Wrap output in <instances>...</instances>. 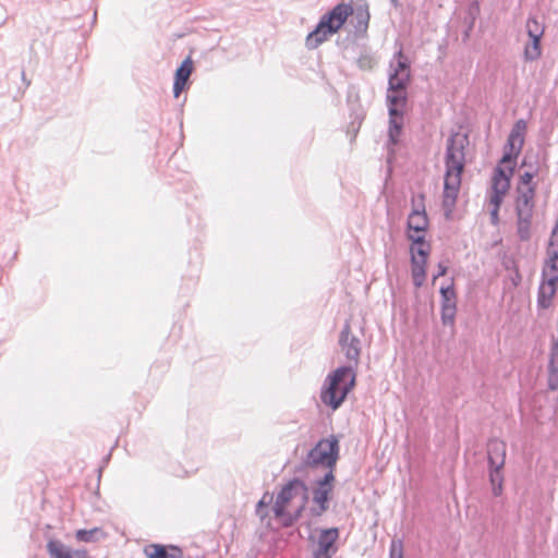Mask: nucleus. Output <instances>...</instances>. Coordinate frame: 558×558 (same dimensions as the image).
Returning a JSON list of instances; mask_svg holds the SVG:
<instances>
[{
  "label": "nucleus",
  "mask_w": 558,
  "mask_h": 558,
  "mask_svg": "<svg viewBox=\"0 0 558 558\" xmlns=\"http://www.w3.org/2000/svg\"><path fill=\"white\" fill-rule=\"evenodd\" d=\"M352 19L350 20V24L353 25L354 35L356 37H364L367 33L368 23H369V12L366 5H359L353 9V13L351 14Z\"/></svg>",
  "instance_id": "obj_14"
},
{
  "label": "nucleus",
  "mask_w": 558,
  "mask_h": 558,
  "mask_svg": "<svg viewBox=\"0 0 558 558\" xmlns=\"http://www.w3.org/2000/svg\"><path fill=\"white\" fill-rule=\"evenodd\" d=\"M441 295V306L447 304L457 305V294L453 288V284L441 287L440 288Z\"/></svg>",
  "instance_id": "obj_29"
},
{
  "label": "nucleus",
  "mask_w": 558,
  "mask_h": 558,
  "mask_svg": "<svg viewBox=\"0 0 558 558\" xmlns=\"http://www.w3.org/2000/svg\"><path fill=\"white\" fill-rule=\"evenodd\" d=\"M519 155L520 154H517L513 150L505 148L504 156L500 159V163H508V162L514 161L518 158Z\"/></svg>",
  "instance_id": "obj_38"
},
{
  "label": "nucleus",
  "mask_w": 558,
  "mask_h": 558,
  "mask_svg": "<svg viewBox=\"0 0 558 558\" xmlns=\"http://www.w3.org/2000/svg\"><path fill=\"white\" fill-rule=\"evenodd\" d=\"M461 175L462 174L452 172L445 173L442 207L447 213H451L456 205L461 185Z\"/></svg>",
  "instance_id": "obj_9"
},
{
  "label": "nucleus",
  "mask_w": 558,
  "mask_h": 558,
  "mask_svg": "<svg viewBox=\"0 0 558 558\" xmlns=\"http://www.w3.org/2000/svg\"><path fill=\"white\" fill-rule=\"evenodd\" d=\"M276 518L282 519V525L286 527L292 526L298 521V514H292L284 510V514L275 515Z\"/></svg>",
  "instance_id": "obj_36"
},
{
  "label": "nucleus",
  "mask_w": 558,
  "mask_h": 558,
  "mask_svg": "<svg viewBox=\"0 0 558 558\" xmlns=\"http://www.w3.org/2000/svg\"><path fill=\"white\" fill-rule=\"evenodd\" d=\"M193 71V63L190 58L185 59L177 69L173 83L174 97H179Z\"/></svg>",
  "instance_id": "obj_16"
},
{
  "label": "nucleus",
  "mask_w": 558,
  "mask_h": 558,
  "mask_svg": "<svg viewBox=\"0 0 558 558\" xmlns=\"http://www.w3.org/2000/svg\"><path fill=\"white\" fill-rule=\"evenodd\" d=\"M429 252H430L429 244H426V246H417V247L411 246V257L414 254L418 259H423L425 262V264L427 263V257L429 255Z\"/></svg>",
  "instance_id": "obj_32"
},
{
  "label": "nucleus",
  "mask_w": 558,
  "mask_h": 558,
  "mask_svg": "<svg viewBox=\"0 0 558 558\" xmlns=\"http://www.w3.org/2000/svg\"><path fill=\"white\" fill-rule=\"evenodd\" d=\"M549 390L558 389V355L550 354L549 365H548V380H547Z\"/></svg>",
  "instance_id": "obj_24"
},
{
  "label": "nucleus",
  "mask_w": 558,
  "mask_h": 558,
  "mask_svg": "<svg viewBox=\"0 0 558 558\" xmlns=\"http://www.w3.org/2000/svg\"><path fill=\"white\" fill-rule=\"evenodd\" d=\"M466 133H452L446 145L445 166L446 172L462 174L465 166V148L469 146Z\"/></svg>",
  "instance_id": "obj_4"
},
{
  "label": "nucleus",
  "mask_w": 558,
  "mask_h": 558,
  "mask_svg": "<svg viewBox=\"0 0 558 558\" xmlns=\"http://www.w3.org/2000/svg\"><path fill=\"white\" fill-rule=\"evenodd\" d=\"M478 11H480V8H478L477 3H475L469 10L468 17H466L469 20V27H468V29L464 33V39L469 38L470 31L472 29V27L474 25V22H475V19H476V15H477Z\"/></svg>",
  "instance_id": "obj_34"
},
{
  "label": "nucleus",
  "mask_w": 558,
  "mask_h": 558,
  "mask_svg": "<svg viewBox=\"0 0 558 558\" xmlns=\"http://www.w3.org/2000/svg\"><path fill=\"white\" fill-rule=\"evenodd\" d=\"M447 272V266L442 265L441 263L438 264V272L434 275V280H436L438 277L445 276Z\"/></svg>",
  "instance_id": "obj_44"
},
{
  "label": "nucleus",
  "mask_w": 558,
  "mask_h": 558,
  "mask_svg": "<svg viewBox=\"0 0 558 558\" xmlns=\"http://www.w3.org/2000/svg\"><path fill=\"white\" fill-rule=\"evenodd\" d=\"M424 194L412 198V211L408 218V230L415 233H424L428 228V218L425 210Z\"/></svg>",
  "instance_id": "obj_7"
},
{
  "label": "nucleus",
  "mask_w": 558,
  "mask_h": 558,
  "mask_svg": "<svg viewBox=\"0 0 558 558\" xmlns=\"http://www.w3.org/2000/svg\"><path fill=\"white\" fill-rule=\"evenodd\" d=\"M543 281L537 292V305L541 308H548L551 305L553 298L556 293L558 276L547 278L546 269L542 271Z\"/></svg>",
  "instance_id": "obj_10"
},
{
  "label": "nucleus",
  "mask_w": 558,
  "mask_h": 558,
  "mask_svg": "<svg viewBox=\"0 0 558 558\" xmlns=\"http://www.w3.org/2000/svg\"><path fill=\"white\" fill-rule=\"evenodd\" d=\"M389 116H402L407 105V92L403 89L389 90L387 93Z\"/></svg>",
  "instance_id": "obj_17"
},
{
  "label": "nucleus",
  "mask_w": 558,
  "mask_h": 558,
  "mask_svg": "<svg viewBox=\"0 0 558 558\" xmlns=\"http://www.w3.org/2000/svg\"><path fill=\"white\" fill-rule=\"evenodd\" d=\"M338 538V527L322 530L318 535L317 547L313 551V558H332L338 550L336 545Z\"/></svg>",
  "instance_id": "obj_8"
},
{
  "label": "nucleus",
  "mask_w": 558,
  "mask_h": 558,
  "mask_svg": "<svg viewBox=\"0 0 558 558\" xmlns=\"http://www.w3.org/2000/svg\"><path fill=\"white\" fill-rule=\"evenodd\" d=\"M504 196L505 195H499L498 193L492 192L490 204L493 205V208H497V209L500 208Z\"/></svg>",
  "instance_id": "obj_40"
},
{
  "label": "nucleus",
  "mask_w": 558,
  "mask_h": 558,
  "mask_svg": "<svg viewBox=\"0 0 558 558\" xmlns=\"http://www.w3.org/2000/svg\"><path fill=\"white\" fill-rule=\"evenodd\" d=\"M549 245L558 248V220H557V223L551 232V235L549 239Z\"/></svg>",
  "instance_id": "obj_41"
},
{
  "label": "nucleus",
  "mask_w": 558,
  "mask_h": 558,
  "mask_svg": "<svg viewBox=\"0 0 558 558\" xmlns=\"http://www.w3.org/2000/svg\"><path fill=\"white\" fill-rule=\"evenodd\" d=\"M307 502H304V500H302V504L301 506L295 510V512H293L292 514H298V519L301 517L303 510L305 509V505Z\"/></svg>",
  "instance_id": "obj_45"
},
{
  "label": "nucleus",
  "mask_w": 558,
  "mask_h": 558,
  "mask_svg": "<svg viewBox=\"0 0 558 558\" xmlns=\"http://www.w3.org/2000/svg\"><path fill=\"white\" fill-rule=\"evenodd\" d=\"M412 264V276L415 275H426L425 262L423 259H418L414 254L411 257Z\"/></svg>",
  "instance_id": "obj_31"
},
{
  "label": "nucleus",
  "mask_w": 558,
  "mask_h": 558,
  "mask_svg": "<svg viewBox=\"0 0 558 558\" xmlns=\"http://www.w3.org/2000/svg\"><path fill=\"white\" fill-rule=\"evenodd\" d=\"M525 29L529 37L532 36H543L544 35V26L541 24L536 17L530 16L525 23Z\"/></svg>",
  "instance_id": "obj_27"
},
{
  "label": "nucleus",
  "mask_w": 558,
  "mask_h": 558,
  "mask_svg": "<svg viewBox=\"0 0 558 558\" xmlns=\"http://www.w3.org/2000/svg\"><path fill=\"white\" fill-rule=\"evenodd\" d=\"M408 239L412 241L413 244H416L418 246H426L425 235L424 233H415L411 234L408 233Z\"/></svg>",
  "instance_id": "obj_37"
},
{
  "label": "nucleus",
  "mask_w": 558,
  "mask_h": 558,
  "mask_svg": "<svg viewBox=\"0 0 558 558\" xmlns=\"http://www.w3.org/2000/svg\"><path fill=\"white\" fill-rule=\"evenodd\" d=\"M527 130V123L523 119H519L512 126L507 143L505 145L506 149H510L520 154L522 147L524 145L525 133Z\"/></svg>",
  "instance_id": "obj_12"
},
{
  "label": "nucleus",
  "mask_w": 558,
  "mask_h": 558,
  "mask_svg": "<svg viewBox=\"0 0 558 558\" xmlns=\"http://www.w3.org/2000/svg\"><path fill=\"white\" fill-rule=\"evenodd\" d=\"M535 175V172H531V171H526L524 172L521 178H520V183H521V187H529V186H532L531 185V182H532V179L534 178Z\"/></svg>",
  "instance_id": "obj_39"
},
{
  "label": "nucleus",
  "mask_w": 558,
  "mask_h": 558,
  "mask_svg": "<svg viewBox=\"0 0 558 558\" xmlns=\"http://www.w3.org/2000/svg\"><path fill=\"white\" fill-rule=\"evenodd\" d=\"M339 344L350 364L340 366L330 373L326 377L320 392L323 403L332 410L340 408L348 393L354 388L356 377L354 367L357 366L361 355V340L351 332L348 322L340 331Z\"/></svg>",
  "instance_id": "obj_1"
},
{
  "label": "nucleus",
  "mask_w": 558,
  "mask_h": 558,
  "mask_svg": "<svg viewBox=\"0 0 558 558\" xmlns=\"http://www.w3.org/2000/svg\"><path fill=\"white\" fill-rule=\"evenodd\" d=\"M333 471L328 470L323 477L318 478L316 487L313 488L314 507L310 509L313 517H322L329 509L330 495L333 489Z\"/></svg>",
  "instance_id": "obj_5"
},
{
  "label": "nucleus",
  "mask_w": 558,
  "mask_h": 558,
  "mask_svg": "<svg viewBox=\"0 0 558 558\" xmlns=\"http://www.w3.org/2000/svg\"><path fill=\"white\" fill-rule=\"evenodd\" d=\"M490 222L493 226H497L499 223V209L493 208L490 210Z\"/></svg>",
  "instance_id": "obj_42"
},
{
  "label": "nucleus",
  "mask_w": 558,
  "mask_h": 558,
  "mask_svg": "<svg viewBox=\"0 0 558 558\" xmlns=\"http://www.w3.org/2000/svg\"><path fill=\"white\" fill-rule=\"evenodd\" d=\"M47 553L51 558H73L71 550L58 539H50L47 543Z\"/></svg>",
  "instance_id": "obj_19"
},
{
  "label": "nucleus",
  "mask_w": 558,
  "mask_h": 558,
  "mask_svg": "<svg viewBox=\"0 0 558 558\" xmlns=\"http://www.w3.org/2000/svg\"><path fill=\"white\" fill-rule=\"evenodd\" d=\"M410 73H395L391 72L389 74L388 88L389 90H398V89H407V86L410 82Z\"/></svg>",
  "instance_id": "obj_21"
},
{
  "label": "nucleus",
  "mask_w": 558,
  "mask_h": 558,
  "mask_svg": "<svg viewBox=\"0 0 558 558\" xmlns=\"http://www.w3.org/2000/svg\"><path fill=\"white\" fill-rule=\"evenodd\" d=\"M73 555L77 558H87L86 550H75Z\"/></svg>",
  "instance_id": "obj_46"
},
{
  "label": "nucleus",
  "mask_w": 558,
  "mask_h": 558,
  "mask_svg": "<svg viewBox=\"0 0 558 558\" xmlns=\"http://www.w3.org/2000/svg\"><path fill=\"white\" fill-rule=\"evenodd\" d=\"M374 63H375V61H374L373 57L368 53H363L357 59V65L362 70L373 69Z\"/></svg>",
  "instance_id": "obj_35"
},
{
  "label": "nucleus",
  "mask_w": 558,
  "mask_h": 558,
  "mask_svg": "<svg viewBox=\"0 0 558 558\" xmlns=\"http://www.w3.org/2000/svg\"><path fill=\"white\" fill-rule=\"evenodd\" d=\"M353 13V8L348 3H339L319 20L316 28L306 37V47L316 49L329 36L337 33Z\"/></svg>",
  "instance_id": "obj_2"
},
{
  "label": "nucleus",
  "mask_w": 558,
  "mask_h": 558,
  "mask_svg": "<svg viewBox=\"0 0 558 558\" xmlns=\"http://www.w3.org/2000/svg\"><path fill=\"white\" fill-rule=\"evenodd\" d=\"M101 534V530L98 527H94L92 530H78L75 533V537L78 542H95L98 538V535Z\"/></svg>",
  "instance_id": "obj_28"
},
{
  "label": "nucleus",
  "mask_w": 558,
  "mask_h": 558,
  "mask_svg": "<svg viewBox=\"0 0 558 558\" xmlns=\"http://www.w3.org/2000/svg\"><path fill=\"white\" fill-rule=\"evenodd\" d=\"M403 125V114L402 116H389V142L392 145H396L399 142V136L401 134Z\"/></svg>",
  "instance_id": "obj_22"
},
{
  "label": "nucleus",
  "mask_w": 558,
  "mask_h": 558,
  "mask_svg": "<svg viewBox=\"0 0 558 558\" xmlns=\"http://www.w3.org/2000/svg\"><path fill=\"white\" fill-rule=\"evenodd\" d=\"M295 497H301L304 502L308 500V487L299 478L289 481L282 489L278 493L276 501L272 507L275 515L284 514V508Z\"/></svg>",
  "instance_id": "obj_6"
},
{
  "label": "nucleus",
  "mask_w": 558,
  "mask_h": 558,
  "mask_svg": "<svg viewBox=\"0 0 558 558\" xmlns=\"http://www.w3.org/2000/svg\"><path fill=\"white\" fill-rule=\"evenodd\" d=\"M22 78H23V81H25V73L24 72H22Z\"/></svg>",
  "instance_id": "obj_47"
},
{
  "label": "nucleus",
  "mask_w": 558,
  "mask_h": 558,
  "mask_svg": "<svg viewBox=\"0 0 558 558\" xmlns=\"http://www.w3.org/2000/svg\"><path fill=\"white\" fill-rule=\"evenodd\" d=\"M535 187L518 186V197L515 202L517 217H533Z\"/></svg>",
  "instance_id": "obj_11"
},
{
  "label": "nucleus",
  "mask_w": 558,
  "mask_h": 558,
  "mask_svg": "<svg viewBox=\"0 0 558 558\" xmlns=\"http://www.w3.org/2000/svg\"><path fill=\"white\" fill-rule=\"evenodd\" d=\"M506 442L497 438L487 444V458L489 466L504 468L506 462Z\"/></svg>",
  "instance_id": "obj_13"
},
{
  "label": "nucleus",
  "mask_w": 558,
  "mask_h": 558,
  "mask_svg": "<svg viewBox=\"0 0 558 558\" xmlns=\"http://www.w3.org/2000/svg\"><path fill=\"white\" fill-rule=\"evenodd\" d=\"M425 278H426V275H415V276H412L414 286L416 288L422 287L424 284Z\"/></svg>",
  "instance_id": "obj_43"
},
{
  "label": "nucleus",
  "mask_w": 558,
  "mask_h": 558,
  "mask_svg": "<svg viewBox=\"0 0 558 558\" xmlns=\"http://www.w3.org/2000/svg\"><path fill=\"white\" fill-rule=\"evenodd\" d=\"M389 558H403V544L402 541L393 539L390 545Z\"/></svg>",
  "instance_id": "obj_33"
},
{
  "label": "nucleus",
  "mask_w": 558,
  "mask_h": 558,
  "mask_svg": "<svg viewBox=\"0 0 558 558\" xmlns=\"http://www.w3.org/2000/svg\"><path fill=\"white\" fill-rule=\"evenodd\" d=\"M504 468L489 466V482L493 487L494 496H500L502 494V484H504Z\"/></svg>",
  "instance_id": "obj_20"
},
{
  "label": "nucleus",
  "mask_w": 558,
  "mask_h": 558,
  "mask_svg": "<svg viewBox=\"0 0 558 558\" xmlns=\"http://www.w3.org/2000/svg\"><path fill=\"white\" fill-rule=\"evenodd\" d=\"M517 231L521 241H527L531 238V221L532 217H517Z\"/></svg>",
  "instance_id": "obj_26"
},
{
  "label": "nucleus",
  "mask_w": 558,
  "mask_h": 558,
  "mask_svg": "<svg viewBox=\"0 0 558 558\" xmlns=\"http://www.w3.org/2000/svg\"><path fill=\"white\" fill-rule=\"evenodd\" d=\"M543 36H532L531 43L525 46L524 58L527 61L537 60L542 54L541 39Z\"/></svg>",
  "instance_id": "obj_23"
},
{
  "label": "nucleus",
  "mask_w": 558,
  "mask_h": 558,
  "mask_svg": "<svg viewBox=\"0 0 558 558\" xmlns=\"http://www.w3.org/2000/svg\"><path fill=\"white\" fill-rule=\"evenodd\" d=\"M390 68L395 73H410V64L403 56L402 50L395 54V59L390 63Z\"/></svg>",
  "instance_id": "obj_25"
},
{
  "label": "nucleus",
  "mask_w": 558,
  "mask_h": 558,
  "mask_svg": "<svg viewBox=\"0 0 558 558\" xmlns=\"http://www.w3.org/2000/svg\"><path fill=\"white\" fill-rule=\"evenodd\" d=\"M339 457V441L335 437L319 440L307 453L303 461L305 468L319 465L333 471Z\"/></svg>",
  "instance_id": "obj_3"
},
{
  "label": "nucleus",
  "mask_w": 558,
  "mask_h": 558,
  "mask_svg": "<svg viewBox=\"0 0 558 558\" xmlns=\"http://www.w3.org/2000/svg\"><path fill=\"white\" fill-rule=\"evenodd\" d=\"M457 314V305L447 304L441 306V323L452 326Z\"/></svg>",
  "instance_id": "obj_30"
},
{
  "label": "nucleus",
  "mask_w": 558,
  "mask_h": 558,
  "mask_svg": "<svg viewBox=\"0 0 558 558\" xmlns=\"http://www.w3.org/2000/svg\"><path fill=\"white\" fill-rule=\"evenodd\" d=\"M510 187V177L506 174L505 170L497 167L494 171L492 192L499 195H506Z\"/></svg>",
  "instance_id": "obj_18"
},
{
  "label": "nucleus",
  "mask_w": 558,
  "mask_h": 558,
  "mask_svg": "<svg viewBox=\"0 0 558 558\" xmlns=\"http://www.w3.org/2000/svg\"><path fill=\"white\" fill-rule=\"evenodd\" d=\"M144 554L147 558H184L179 547L160 544H149L145 546Z\"/></svg>",
  "instance_id": "obj_15"
},
{
  "label": "nucleus",
  "mask_w": 558,
  "mask_h": 558,
  "mask_svg": "<svg viewBox=\"0 0 558 558\" xmlns=\"http://www.w3.org/2000/svg\"><path fill=\"white\" fill-rule=\"evenodd\" d=\"M393 3H397L398 0H391Z\"/></svg>",
  "instance_id": "obj_48"
}]
</instances>
